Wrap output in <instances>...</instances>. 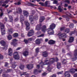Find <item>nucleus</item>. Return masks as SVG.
Returning a JSON list of instances; mask_svg holds the SVG:
<instances>
[{
	"label": "nucleus",
	"mask_w": 77,
	"mask_h": 77,
	"mask_svg": "<svg viewBox=\"0 0 77 77\" xmlns=\"http://www.w3.org/2000/svg\"><path fill=\"white\" fill-rule=\"evenodd\" d=\"M14 59H20V56L18 55V53L17 52H15L14 53Z\"/></svg>",
	"instance_id": "39448f33"
},
{
	"label": "nucleus",
	"mask_w": 77,
	"mask_h": 77,
	"mask_svg": "<svg viewBox=\"0 0 77 77\" xmlns=\"http://www.w3.org/2000/svg\"><path fill=\"white\" fill-rule=\"evenodd\" d=\"M3 72V69H1V68H0V74H1V73Z\"/></svg>",
	"instance_id": "680f3d73"
},
{
	"label": "nucleus",
	"mask_w": 77,
	"mask_h": 77,
	"mask_svg": "<svg viewBox=\"0 0 77 77\" xmlns=\"http://www.w3.org/2000/svg\"><path fill=\"white\" fill-rule=\"evenodd\" d=\"M35 42L36 44H41V40H40V39H38L36 40Z\"/></svg>",
	"instance_id": "cd10ccee"
},
{
	"label": "nucleus",
	"mask_w": 77,
	"mask_h": 77,
	"mask_svg": "<svg viewBox=\"0 0 77 77\" xmlns=\"http://www.w3.org/2000/svg\"><path fill=\"white\" fill-rule=\"evenodd\" d=\"M26 67L28 69H31L33 68V65L32 64H29L26 65Z\"/></svg>",
	"instance_id": "4468645a"
},
{
	"label": "nucleus",
	"mask_w": 77,
	"mask_h": 77,
	"mask_svg": "<svg viewBox=\"0 0 77 77\" xmlns=\"http://www.w3.org/2000/svg\"><path fill=\"white\" fill-rule=\"evenodd\" d=\"M16 66V65H15V63H14L12 65V68H15Z\"/></svg>",
	"instance_id": "c03bdc74"
},
{
	"label": "nucleus",
	"mask_w": 77,
	"mask_h": 77,
	"mask_svg": "<svg viewBox=\"0 0 77 77\" xmlns=\"http://www.w3.org/2000/svg\"><path fill=\"white\" fill-rule=\"evenodd\" d=\"M20 22L22 23V26H23V23L22 22V21H23L24 20V16H23L22 14H20Z\"/></svg>",
	"instance_id": "9d476101"
},
{
	"label": "nucleus",
	"mask_w": 77,
	"mask_h": 77,
	"mask_svg": "<svg viewBox=\"0 0 77 77\" xmlns=\"http://www.w3.org/2000/svg\"><path fill=\"white\" fill-rule=\"evenodd\" d=\"M8 30L7 31V33L9 35L12 34V33L14 32V31H13V30L12 29H8Z\"/></svg>",
	"instance_id": "a211bd4d"
},
{
	"label": "nucleus",
	"mask_w": 77,
	"mask_h": 77,
	"mask_svg": "<svg viewBox=\"0 0 77 77\" xmlns=\"http://www.w3.org/2000/svg\"><path fill=\"white\" fill-rule=\"evenodd\" d=\"M60 68H61V64L60 63H57V68L59 69Z\"/></svg>",
	"instance_id": "c85d7f7f"
},
{
	"label": "nucleus",
	"mask_w": 77,
	"mask_h": 77,
	"mask_svg": "<svg viewBox=\"0 0 77 77\" xmlns=\"http://www.w3.org/2000/svg\"><path fill=\"white\" fill-rule=\"evenodd\" d=\"M58 9L60 12H62V11H63V10L62 9V7H61V6H60V5L58 7Z\"/></svg>",
	"instance_id": "7c9ffc66"
},
{
	"label": "nucleus",
	"mask_w": 77,
	"mask_h": 77,
	"mask_svg": "<svg viewBox=\"0 0 77 77\" xmlns=\"http://www.w3.org/2000/svg\"><path fill=\"white\" fill-rule=\"evenodd\" d=\"M48 32H48V34L49 35H53L54 34V31H52L50 30V29H49V30L47 31Z\"/></svg>",
	"instance_id": "393cba45"
},
{
	"label": "nucleus",
	"mask_w": 77,
	"mask_h": 77,
	"mask_svg": "<svg viewBox=\"0 0 77 77\" xmlns=\"http://www.w3.org/2000/svg\"><path fill=\"white\" fill-rule=\"evenodd\" d=\"M34 73L35 74H38V71L37 69H35L34 71Z\"/></svg>",
	"instance_id": "4c0bfd02"
},
{
	"label": "nucleus",
	"mask_w": 77,
	"mask_h": 77,
	"mask_svg": "<svg viewBox=\"0 0 77 77\" xmlns=\"http://www.w3.org/2000/svg\"><path fill=\"white\" fill-rule=\"evenodd\" d=\"M63 73V71L59 72L57 73V74H62Z\"/></svg>",
	"instance_id": "3c124183"
},
{
	"label": "nucleus",
	"mask_w": 77,
	"mask_h": 77,
	"mask_svg": "<svg viewBox=\"0 0 77 77\" xmlns=\"http://www.w3.org/2000/svg\"><path fill=\"white\" fill-rule=\"evenodd\" d=\"M69 72H70L69 71H67L65 73V77H70V74Z\"/></svg>",
	"instance_id": "dca6fc26"
},
{
	"label": "nucleus",
	"mask_w": 77,
	"mask_h": 77,
	"mask_svg": "<svg viewBox=\"0 0 77 77\" xmlns=\"http://www.w3.org/2000/svg\"><path fill=\"white\" fill-rule=\"evenodd\" d=\"M67 15H63L62 16V17H63V18H67L68 17H72V15L71 14H70V13H69V12H67L66 14Z\"/></svg>",
	"instance_id": "ddd939ff"
},
{
	"label": "nucleus",
	"mask_w": 77,
	"mask_h": 77,
	"mask_svg": "<svg viewBox=\"0 0 77 77\" xmlns=\"http://www.w3.org/2000/svg\"><path fill=\"white\" fill-rule=\"evenodd\" d=\"M24 23L26 26V30H29L30 29V27H29V26H30V24H29V23L27 21H26L24 22Z\"/></svg>",
	"instance_id": "6e6552de"
},
{
	"label": "nucleus",
	"mask_w": 77,
	"mask_h": 77,
	"mask_svg": "<svg viewBox=\"0 0 77 77\" xmlns=\"http://www.w3.org/2000/svg\"><path fill=\"white\" fill-rule=\"evenodd\" d=\"M74 37H71L70 38L68 42H72L74 41Z\"/></svg>",
	"instance_id": "b1692460"
},
{
	"label": "nucleus",
	"mask_w": 77,
	"mask_h": 77,
	"mask_svg": "<svg viewBox=\"0 0 77 77\" xmlns=\"http://www.w3.org/2000/svg\"><path fill=\"white\" fill-rule=\"evenodd\" d=\"M56 27V25L54 23H52L50 25V26L49 30L51 31H53V29L55 28Z\"/></svg>",
	"instance_id": "0eeeda50"
},
{
	"label": "nucleus",
	"mask_w": 77,
	"mask_h": 77,
	"mask_svg": "<svg viewBox=\"0 0 77 77\" xmlns=\"http://www.w3.org/2000/svg\"><path fill=\"white\" fill-rule=\"evenodd\" d=\"M23 56L26 57L27 56H28V55H29V51H28L27 49H24L23 50Z\"/></svg>",
	"instance_id": "423d86ee"
},
{
	"label": "nucleus",
	"mask_w": 77,
	"mask_h": 77,
	"mask_svg": "<svg viewBox=\"0 0 77 77\" xmlns=\"http://www.w3.org/2000/svg\"><path fill=\"white\" fill-rule=\"evenodd\" d=\"M35 51L36 53H38V52H39V48H37L36 49Z\"/></svg>",
	"instance_id": "5fc2aeb1"
},
{
	"label": "nucleus",
	"mask_w": 77,
	"mask_h": 77,
	"mask_svg": "<svg viewBox=\"0 0 77 77\" xmlns=\"http://www.w3.org/2000/svg\"><path fill=\"white\" fill-rule=\"evenodd\" d=\"M33 30H31L28 33V36L29 37L32 36L33 35Z\"/></svg>",
	"instance_id": "2eb2a0df"
},
{
	"label": "nucleus",
	"mask_w": 77,
	"mask_h": 77,
	"mask_svg": "<svg viewBox=\"0 0 77 77\" xmlns=\"http://www.w3.org/2000/svg\"><path fill=\"white\" fill-rule=\"evenodd\" d=\"M74 55L75 56H77V49H75L74 51Z\"/></svg>",
	"instance_id": "f704fd0d"
},
{
	"label": "nucleus",
	"mask_w": 77,
	"mask_h": 77,
	"mask_svg": "<svg viewBox=\"0 0 77 77\" xmlns=\"http://www.w3.org/2000/svg\"><path fill=\"white\" fill-rule=\"evenodd\" d=\"M3 59V55L0 54V59Z\"/></svg>",
	"instance_id": "8fccbe9b"
},
{
	"label": "nucleus",
	"mask_w": 77,
	"mask_h": 77,
	"mask_svg": "<svg viewBox=\"0 0 77 77\" xmlns=\"http://www.w3.org/2000/svg\"><path fill=\"white\" fill-rule=\"evenodd\" d=\"M64 29H65V28L64 27L61 28H60V30H61V31H62V30H64Z\"/></svg>",
	"instance_id": "13d9d810"
},
{
	"label": "nucleus",
	"mask_w": 77,
	"mask_h": 77,
	"mask_svg": "<svg viewBox=\"0 0 77 77\" xmlns=\"http://www.w3.org/2000/svg\"><path fill=\"white\" fill-rule=\"evenodd\" d=\"M8 17L10 19V22H13V18H12V17L11 15H8Z\"/></svg>",
	"instance_id": "c756f323"
},
{
	"label": "nucleus",
	"mask_w": 77,
	"mask_h": 77,
	"mask_svg": "<svg viewBox=\"0 0 77 77\" xmlns=\"http://www.w3.org/2000/svg\"><path fill=\"white\" fill-rule=\"evenodd\" d=\"M46 28H47V27H46V26L44 25L42 26V32H45L46 31V30H47V29H46Z\"/></svg>",
	"instance_id": "4be33fe9"
},
{
	"label": "nucleus",
	"mask_w": 77,
	"mask_h": 77,
	"mask_svg": "<svg viewBox=\"0 0 77 77\" xmlns=\"http://www.w3.org/2000/svg\"><path fill=\"white\" fill-rule=\"evenodd\" d=\"M49 44L51 45V44H54V43H55V42L54 41L52 40H50L48 42Z\"/></svg>",
	"instance_id": "a878e982"
},
{
	"label": "nucleus",
	"mask_w": 77,
	"mask_h": 77,
	"mask_svg": "<svg viewBox=\"0 0 77 77\" xmlns=\"http://www.w3.org/2000/svg\"><path fill=\"white\" fill-rule=\"evenodd\" d=\"M29 5H30V6H36V5H34V4H33L31 3H29Z\"/></svg>",
	"instance_id": "6e6d98bb"
},
{
	"label": "nucleus",
	"mask_w": 77,
	"mask_h": 77,
	"mask_svg": "<svg viewBox=\"0 0 77 77\" xmlns=\"http://www.w3.org/2000/svg\"><path fill=\"white\" fill-rule=\"evenodd\" d=\"M74 27V24L72 23L70 24L69 25V27L71 28H72Z\"/></svg>",
	"instance_id": "ea45409f"
},
{
	"label": "nucleus",
	"mask_w": 77,
	"mask_h": 77,
	"mask_svg": "<svg viewBox=\"0 0 77 77\" xmlns=\"http://www.w3.org/2000/svg\"><path fill=\"white\" fill-rule=\"evenodd\" d=\"M21 5V2H17V5Z\"/></svg>",
	"instance_id": "338daca9"
},
{
	"label": "nucleus",
	"mask_w": 77,
	"mask_h": 77,
	"mask_svg": "<svg viewBox=\"0 0 77 77\" xmlns=\"http://www.w3.org/2000/svg\"><path fill=\"white\" fill-rule=\"evenodd\" d=\"M0 26L1 29L2 34V35H3L5 34V25L2 24H1Z\"/></svg>",
	"instance_id": "20e7f679"
},
{
	"label": "nucleus",
	"mask_w": 77,
	"mask_h": 77,
	"mask_svg": "<svg viewBox=\"0 0 77 77\" xmlns=\"http://www.w3.org/2000/svg\"><path fill=\"white\" fill-rule=\"evenodd\" d=\"M23 15H24V16H25L26 17L29 16V13L28 12H27V11L24 10L23 11Z\"/></svg>",
	"instance_id": "f3484780"
},
{
	"label": "nucleus",
	"mask_w": 77,
	"mask_h": 77,
	"mask_svg": "<svg viewBox=\"0 0 77 77\" xmlns=\"http://www.w3.org/2000/svg\"><path fill=\"white\" fill-rule=\"evenodd\" d=\"M75 71L77 72V69H74V68H72L69 70V72L72 74H74V73H75Z\"/></svg>",
	"instance_id": "f8f14e48"
},
{
	"label": "nucleus",
	"mask_w": 77,
	"mask_h": 77,
	"mask_svg": "<svg viewBox=\"0 0 77 77\" xmlns=\"http://www.w3.org/2000/svg\"><path fill=\"white\" fill-rule=\"evenodd\" d=\"M43 56L44 57H46L48 56V53L46 51H45L43 52Z\"/></svg>",
	"instance_id": "5701e85b"
},
{
	"label": "nucleus",
	"mask_w": 77,
	"mask_h": 77,
	"mask_svg": "<svg viewBox=\"0 0 77 77\" xmlns=\"http://www.w3.org/2000/svg\"><path fill=\"white\" fill-rule=\"evenodd\" d=\"M41 24L38 25L36 27V30H41Z\"/></svg>",
	"instance_id": "aec40b11"
},
{
	"label": "nucleus",
	"mask_w": 77,
	"mask_h": 77,
	"mask_svg": "<svg viewBox=\"0 0 77 77\" xmlns=\"http://www.w3.org/2000/svg\"><path fill=\"white\" fill-rule=\"evenodd\" d=\"M44 36V34H42L41 35H40L39 36H38L37 37L38 38L39 37H43Z\"/></svg>",
	"instance_id": "864d4df0"
},
{
	"label": "nucleus",
	"mask_w": 77,
	"mask_h": 77,
	"mask_svg": "<svg viewBox=\"0 0 77 77\" xmlns=\"http://www.w3.org/2000/svg\"><path fill=\"white\" fill-rule=\"evenodd\" d=\"M9 1L10 0H7L5 2V3H8Z\"/></svg>",
	"instance_id": "052dcab7"
},
{
	"label": "nucleus",
	"mask_w": 77,
	"mask_h": 77,
	"mask_svg": "<svg viewBox=\"0 0 77 77\" xmlns=\"http://www.w3.org/2000/svg\"><path fill=\"white\" fill-rule=\"evenodd\" d=\"M13 36L14 38H17V37L18 36V34L17 33H15L13 34Z\"/></svg>",
	"instance_id": "72a5a7b5"
},
{
	"label": "nucleus",
	"mask_w": 77,
	"mask_h": 77,
	"mask_svg": "<svg viewBox=\"0 0 77 77\" xmlns=\"http://www.w3.org/2000/svg\"><path fill=\"white\" fill-rule=\"evenodd\" d=\"M17 40L16 39H14L13 40V42L11 43V45H13L14 47H16L17 45V44H16L15 42H17Z\"/></svg>",
	"instance_id": "9b49d317"
},
{
	"label": "nucleus",
	"mask_w": 77,
	"mask_h": 77,
	"mask_svg": "<svg viewBox=\"0 0 77 77\" xmlns=\"http://www.w3.org/2000/svg\"><path fill=\"white\" fill-rule=\"evenodd\" d=\"M18 20V18H16L14 20V21H17Z\"/></svg>",
	"instance_id": "774afa93"
},
{
	"label": "nucleus",
	"mask_w": 77,
	"mask_h": 77,
	"mask_svg": "<svg viewBox=\"0 0 77 77\" xmlns=\"http://www.w3.org/2000/svg\"><path fill=\"white\" fill-rule=\"evenodd\" d=\"M39 3L40 5H41L42 6H44V5H45V4L43 3L39 2Z\"/></svg>",
	"instance_id": "09e8293b"
},
{
	"label": "nucleus",
	"mask_w": 77,
	"mask_h": 77,
	"mask_svg": "<svg viewBox=\"0 0 77 77\" xmlns=\"http://www.w3.org/2000/svg\"><path fill=\"white\" fill-rule=\"evenodd\" d=\"M40 67V66H39V65H37V68H38V69Z\"/></svg>",
	"instance_id": "69168bd1"
},
{
	"label": "nucleus",
	"mask_w": 77,
	"mask_h": 77,
	"mask_svg": "<svg viewBox=\"0 0 77 77\" xmlns=\"http://www.w3.org/2000/svg\"><path fill=\"white\" fill-rule=\"evenodd\" d=\"M57 36L59 37V38H60L61 37H64V38H66L67 35L65 33L61 34V33H59L58 35Z\"/></svg>",
	"instance_id": "1a4fd4ad"
},
{
	"label": "nucleus",
	"mask_w": 77,
	"mask_h": 77,
	"mask_svg": "<svg viewBox=\"0 0 77 77\" xmlns=\"http://www.w3.org/2000/svg\"><path fill=\"white\" fill-rule=\"evenodd\" d=\"M47 73H46V72H45L42 74V75L43 76H45V75H47Z\"/></svg>",
	"instance_id": "603ef678"
},
{
	"label": "nucleus",
	"mask_w": 77,
	"mask_h": 77,
	"mask_svg": "<svg viewBox=\"0 0 77 77\" xmlns=\"http://www.w3.org/2000/svg\"><path fill=\"white\" fill-rule=\"evenodd\" d=\"M0 43L2 46H4V48H2V49L4 50H6L8 49V46H6V43L5 42H4L3 40H2L0 41Z\"/></svg>",
	"instance_id": "7ed1b4c3"
},
{
	"label": "nucleus",
	"mask_w": 77,
	"mask_h": 77,
	"mask_svg": "<svg viewBox=\"0 0 77 77\" xmlns=\"http://www.w3.org/2000/svg\"><path fill=\"white\" fill-rule=\"evenodd\" d=\"M7 38L9 40H11V39L12 38V36L9 35L7 36Z\"/></svg>",
	"instance_id": "c9c22d12"
},
{
	"label": "nucleus",
	"mask_w": 77,
	"mask_h": 77,
	"mask_svg": "<svg viewBox=\"0 0 77 77\" xmlns=\"http://www.w3.org/2000/svg\"><path fill=\"white\" fill-rule=\"evenodd\" d=\"M2 76L3 77H8L9 76V75L6 74H4L2 75Z\"/></svg>",
	"instance_id": "a19ab883"
},
{
	"label": "nucleus",
	"mask_w": 77,
	"mask_h": 77,
	"mask_svg": "<svg viewBox=\"0 0 77 77\" xmlns=\"http://www.w3.org/2000/svg\"><path fill=\"white\" fill-rule=\"evenodd\" d=\"M45 20V18L44 17H41L39 21L40 23H41Z\"/></svg>",
	"instance_id": "bb28decb"
},
{
	"label": "nucleus",
	"mask_w": 77,
	"mask_h": 77,
	"mask_svg": "<svg viewBox=\"0 0 77 77\" xmlns=\"http://www.w3.org/2000/svg\"><path fill=\"white\" fill-rule=\"evenodd\" d=\"M8 55L9 56H12V50L11 48L8 49Z\"/></svg>",
	"instance_id": "6ab92c4d"
},
{
	"label": "nucleus",
	"mask_w": 77,
	"mask_h": 77,
	"mask_svg": "<svg viewBox=\"0 0 77 77\" xmlns=\"http://www.w3.org/2000/svg\"><path fill=\"white\" fill-rule=\"evenodd\" d=\"M65 32L66 33H68L69 32V29L68 28L65 30Z\"/></svg>",
	"instance_id": "e433bc0d"
},
{
	"label": "nucleus",
	"mask_w": 77,
	"mask_h": 77,
	"mask_svg": "<svg viewBox=\"0 0 77 77\" xmlns=\"http://www.w3.org/2000/svg\"><path fill=\"white\" fill-rule=\"evenodd\" d=\"M12 71V69L7 70V71L5 72L6 73H8L9 72H11Z\"/></svg>",
	"instance_id": "58836bf2"
},
{
	"label": "nucleus",
	"mask_w": 77,
	"mask_h": 77,
	"mask_svg": "<svg viewBox=\"0 0 77 77\" xmlns=\"http://www.w3.org/2000/svg\"><path fill=\"white\" fill-rule=\"evenodd\" d=\"M28 41H33L34 39L33 38H30L28 39Z\"/></svg>",
	"instance_id": "37998d69"
},
{
	"label": "nucleus",
	"mask_w": 77,
	"mask_h": 77,
	"mask_svg": "<svg viewBox=\"0 0 77 77\" xmlns=\"http://www.w3.org/2000/svg\"><path fill=\"white\" fill-rule=\"evenodd\" d=\"M24 42L26 43V44H27L29 43V40H24Z\"/></svg>",
	"instance_id": "de8ad7c7"
},
{
	"label": "nucleus",
	"mask_w": 77,
	"mask_h": 77,
	"mask_svg": "<svg viewBox=\"0 0 77 77\" xmlns=\"http://www.w3.org/2000/svg\"><path fill=\"white\" fill-rule=\"evenodd\" d=\"M29 75V74L27 73L26 72H24L23 74H20V76H22V75Z\"/></svg>",
	"instance_id": "2f4dec72"
},
{
	"label": "nucleus",
	"mask_w": 77,
	"mask_h": 77,
	"mask_svg": "<svg viewBox=\"0 0 77 77\" xmlns=\"http://www.w3.org/2000/svg\"><path fill=\"white\" fill-rule=\"evenodd\" d=\"M17 13H21L22 12V10L20 8H17Z\"/></svg>",
	"instance_id": "412c9836"
},
{
	"label": "nucleus",
	"mask_w": 77,
	"mask_h": 77,
	"mask_svg": "<svg viewBox=\"0 0 77 77\" xmlns=\"http://www.w3.org/2000/svg\"><path fill=\"white\" fill-rule=\"evenodd\" d=\"M38 16L37 15L35 16L34 17L32 15H30L29 17V20L30 21L31 24H33L34 23L33 19H35V20H37Z\"/></svg>",
	"instance_id": "f03ea898"
},
{
	"label": "nucleus",
	"mask_w": 77,
	"mask_h": 77,
	"mask_svg": "<svg viewBox=\"0 0 77 77\" xmlns=\"http://www.w3.org/2000/svg\"><path fill=\"white\" fill-rule=\"evenodd\" d=\"M65 2H66V3H67L68 4H69L70 3L69 1L67 0H66L65 1Z\"/></svg>",
	"instance_id": "4d7b16f0"
},
{
	"label": "nucleus",
	"mask_w": 77,
	"mask_h": 77,
	"mask_svg": "<svg viewBox=\"0 0 77 77\" xmlns=\"http://www.w3.org/2000/svg\"><path fill=\"white\" fill-rule=\"evenodd\" d=\"M9 65V64L7 63H5V66H7Z\"/></svg>",
	"instance_id": "bf43d9fd"
},
{
	"label": "nucleus",
	"mask_w": 77,
	"mask_h": 77,
	"mask_svg": "<svg viewBox=\"0 0 77 77\" xmlns=\"http://www.w3.org/2000/svg\"><path fill=\"white\" fill-rule=\"evenodd\" d=\"M48 3H50V2L48 1H46L45 4V6H47Z\"/></svg>",
	"instance_id": "49530a36"
},
{
	"label": "nucleus",
	"mask_w": 77,
	"mask_h": 77,
	"mask_svg": "<svg viewBox=\"0 0 77 77\" xmlns=\"http://www.w3.org/2000/svg\"><path fill=\"white\" fill-rule=\"evenodd\" d=\"M74 77H77V73H75L74 74V75H73Z\"/></svg>",
	"instance_id": "e2e57ef3"
},
{
	"label": "nucleus",
	"mask_w": 77,
	"mask_h": 77,
	"mask_svg": "<svg viewBox=\"0 0 77 77\" xmlns=\"http://www.w3.org/2000/svg\"><path fill=\"white\" fill-rule=\"evenodd\" d=\"M53 0H51V1H52ZM57 3H58V2H57V1L55 0H54V1L53 2V4H57Z\"/></svg>",
	"instance_id": "79ce46f5"
},
{
	"label": "nucleus",
	"mask_w": 77,
	"mask_h": 77,
	"mask_svg": "<svg viewBox=\"0 0 77 77\" xmlns=\"http://www.w3.org/2000/svg\"><path fill=\"white\" fill-rule=\"evenodd\" d=\"M20 69H23L24 68V66L23 65H21L20 66Z\"/></svg>",
	"instance_id": "473e14b6"
},
{
	"label": "nucleus",
	"mask_w": 77,
	"mask_h": 77,
	"mask_svg": "<svg viewBox=\"0 0 77 77\" xmlns=\"http://www.w3.org/2000/svg\"><path fill=\"white\" fill-rule=\"evenodd\" d=\"M59 60V59L57 57H56L55 59L52 58L50 59L49 61V60L47 59H46L44 60V62L43 63L42 61L40 63V65H51L52 63H53L54 62L56 61V62H57Z\"/></svg>",
	"instance_id": "f257e3e1"
},
{
	"label": "nucleus",
	"mask_w": 77,
	"mask_h": 77,
	"mask_svg": "<svg viewBox=\"0 0 77 77\" xmlns=\"http://www.w3.org/2000/svg\"><path fill=\"white\" fill-rule=\"evenodd\" d=\"M2 6L4 7V6H5V8H6L7 7L9 6V5H7V6H6V4H4L2 5Z\"/></svg>",
	"instance_id": "a18cd8bd"
},
{
	"label": "nucleus",
	"mask_w": 77,
	"mask_h": 77,
	"mask_svg": "<svg viewBox=\"0 0 77 77\" xmlns=\"http://www.w3.org/2000/svg\"><path fill=\"white\" fill-rule=\"evenodd\" d=\"M3 13H1L0 14V16L1 17H2V16H3Z\"/></svg>",
	"instance_id": "0e129e2a"
}]
</instances>
